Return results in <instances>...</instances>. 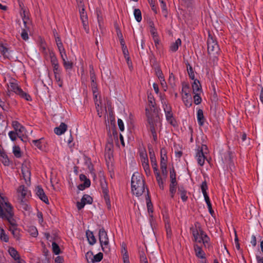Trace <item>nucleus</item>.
<instances>
[{"instance_id": "50", "label": "nucleus", "mask_w": 263, "mask_h": 263, "mask_svg": "<svg viewBox=\"0 0 263 263\" xmlns=\"http://www.w3.org/2000/svg\"><path fill=\"white\" fill-rule=\"evenodd\" d=\"M42 139H40L38 140H32V143L34 144V145L40 149L42 150V145L41 144V140Z\"/></svg>"}, {"instance_id": "37", "label": "nucleus", "mask_w": 263, "mask_h": 263, "mask_svg": "<svg viewBox=\"0 0 263 263\" xmlns=\"http://www.w3.org/2000/svg\"><path fill=\"white\" fill-rule=\"evenodd\" d=\"M13 153L16 158H20L22 156L21 151L18 146L13 147Z\"/></svg>"}, {"instance_id": "46", "label": "nucleus", "mask_w": 263, "mask_h": 263, "mask_svg": "<svg viewBox=\"0 0 263 263\" xmlns=\"http://www.w3.org/2000/svg\"><path fill=\"white\" fill-rule=\"evenodd\" d=\"M187 70L190 78L193 80H195L194 71L193 70L192 67L191 66H190V67L187 68Z\"/></svg>"}, {"instance_id": "11", "label": "nucleus", "mask_w": 263, "mask_h": 263, "mask_svg": "<svg viewBox=\"0 0 263 263\" xmlns=\"http://www.w3.org/2000/svg\"><path fill=\"white\" fill-rule=\"evenodd\" d=\"M194 250L195 252V255L198 258L201 259L205 258V254L202 250L201 247L199 246L197 244H194Z\"/></svg>"}, {"instance_id": "22", "label": "nucleus", "mask_w": 263, "mask_h": 263, "mask_svg": "<svg viewBox=\"0 0 263 263\" xmlns=\"http://www.w3.org/2000/svg\"><path fill=\"white\" fill-rule=\"evenodd\" d=\"M190 230L192 231L194 237L193 241L195 242L201 243L202 240H200V236L198 233L197 230L195 229L194 227H191Z\"/></svg>"}, {"instance_id": "44", "label": "nucleus", "mask_w": 263, "mask_h": 263, "mask_svg": "<svg viewBox=\"0 0 263 263\" xmlns=\"http://www.w3.org/2000/svg\"><path fill=\"white\" fill-rule=\"evenodd\" d=\"M63 65L66 69H71L73 67V63L71 62L64 60Z\"/></svg>"}, {"instance_id": "18", "label": "nucleus", "mask_w": 263, "mask_h": 263, "mask_svg": "<svg viewBox=\"0 0 263 263\" xmlns=\"http://www.w3.org/2000/svg\"><path fill=\"white\" fill-rule=\"evenodd\" d=\"M86 235L88 242L90 245H93L96 242V239L92 232L87 230L86 232Z\"/></svg>"}, {"instance_id": "17", "label": "nucleus", "mask_w": 263, "mask_h": 263, "mask_svg": "<svg viewBox=\"0 0 263 263\" xmlns=\"http://www.w3.org/2000/svg\"><path fill=\"white\" fill-rule=\"evenodd\" d=\"M146 205L147 211L149 213H153V204L151 200V197L149 195V192L148 189L147 188V195L146 196Z\"/></svg>"}, {"instance_id": "56", "label": "nucleus", "mask_w": 263, "mask_h": 263, "mask_svg": "<svg viewBox=\"0 0 263 263\" xmlns=\"http://www.w3.org/2000/svg\"><path fill=\"white\" fill-rule=\"evenodd\" d=\"M80 13L81 20H87V13L85 12V9L84 8L80 11Z\"/></svg>"}, {"instance_id": "1", "label": "nucleus", "mask_w": 263, "mask_h": 263, "mask_svg": "<svg viewBox=\"0 0 263 263\" xmlns=\"http://www.w3.org/2000/svg\"><path fill=\"white\" fill-rule=\"evenodd\" d=\"M13 216L14 212L12 206L10 203L6 202L3 197H1L0 199V218L7 220L11 226H13L15 225Z\"/></svg>"}, {"instance_id": "43", "label": "nucleus", "mask_w": 263, "mask_h": 263, "mask_svg": "<svg viewBox=\"0 0 263 263\" xmlns=\"http://www.w3.org/2000/svg\"><path fill=\"white\" fill-rule=\"evenodd\" d=\"M104 156L107 163L111 162L113 158V153H105Z\"/></svg>"}, {"instance_id": "19", "label": "nucleus", "mask_w": 263, "mask_h": 263, "mask_svg": "<svg viewBox=\"0 0 263 263\" xmlns=\"http://www.w3.org/2000/svg\"><path fill=\"white\" fill-rule=\"evenodd\" d=\"M147 121L149 125V130L151 132L152 134H154L157 133L155 127V123H154V120H153V118L151 117H149V116L147 115Z\"/></svg>"}, {"instance_id": "38", "label": "nucleus", "mask_w": 263, "mask_h": 263, "mask_svg": "<svg viewBox=\"0 0 263 263\" xmlns=\"http://www.w3.org/2000/svg\"><path fill=\"white\" fill-rule=\"evenodd\" d=\"M9 136L10 138L12 141H15L16 139V137L17 136L18 138H20L22 141H23L22 137L20 136H18V134L16 132H13V131H10L9 133Z\"/></svg>"}, {"instance_id": "26", "label": "nucleus", "mask_w": 263, "mask_h": 263, "mask_svg": "<svg viewBox=\"0 0 263 263\" xmlns=\"http://www.w3.org/2000/svg\"><path fill=\"white\" fill-rule=\"evenodd\" d=\"M166 116V120L173 126H175L176 125V121L173 118V113L171 111H167L165 112Z\"/></svg>"}, {"instance_id": "58", "label": "nucleus", "mask_w": 263, "mask_h": 263, "mask_svg": "<svg viewBox=\"0 0 263 263\" xmlns=\"http://www.w3.org/2000/svg\"><path fill=\"white\" fill-rule=\"evenodd\" d=\"M93 255L92 251H90L86 253L85 257L88 263H89V259H90V261L91 262V258L93 257Z\"/></svg>"}, {"instance_id": "29", "label": "nucleus", "mask_w": 263, "mask_h": 263, "mask_svg": "<svg viewBox=\"0 0 263 263\" xmlns=\"http://www.w3.org/2000/svg\"><path fill=\"white\" fill-rule=\"evenodd\" d=\"M167 156L166 154L164 153L163 155L162 149L161 150V159H160V167H167Z\"/></svg>"}, {"instance_id": "3", "label": "nucleus", "mask_w": 263, "mask_h": 263, "mask_svg": "<svg viewBox=\"0 0 263 263\" xmlns=\"http://www.w3.org/2000/svg\"><path fill=\"white\" fill-rule=\"evenodd\" d=\"M207 45L208 54L212 55L214 57H216L219 54L220 48L217 41L210 33L209 34Z\"/></svg>"}, {"instance_id": "62", "label": "nucleus", "mask_w": 263, "mask_h": 263, "mask_svg": "<svg viewBox=\"0 0 263 263\" xmlns=\"http://www.w3.org/2000/svg\"><path fill=\"white\" fill-rule=\"evenodd\" d=\"M86 204L85 202H84V199H83V201L81 200V202H77V208L79 210H81L82 208H84L85 205Z\"/></svg>"}, {"instance_id": "31", "label": "nucleus", "mask_w": 263, "mask_h": 263, "mask_svg": "<svg viewBox=\"0 0 263 263\" xmlns=\"http://www.w3.org/2000/svg\"><path fill=\"white\" fill-rule=\"evenodd\" d=\"M134 15L135 19L138 22H140L142 20L141 12L139 9H135Z\"/></svg>"}, {"instance_id": "42", "label": "nucleus", "mask_w": 263, "mask_h": 263, "mask_svg": "<svg viewBox=\"0 0 263 263\" xmlns=\"http://www.w3.org/2000/svg\"><path fill=\"white\" fill-rule=\"evenodd\" d=\"M200 92H197L194 93L195 95L194 96V103L196 105H198L201 103L202 99L200 96Z\"/></svg>"}, {"instance_id": "34", "label": "nucleus", "mask_w": 263, "mask_h": 263, "mask_svg": "<svg viewBox=\"0 0 263 263\" xmlns=\"http://www.w3.org/2000/svg\"><path fill=\"white\" fill-rule=\"evenodd\" d=\"M90 185V180H86L85 182H84L82 184H80L78 186V189L79 190L83 191L84 190L86 187H88Z\"/></svg>"}, {"instance_id": "61", "label": "nucleus", "mask_w": 263, "mask_h": 263, "mask_svg": "<svg viewBox=\"0 0 263 263\" xmlns=\"http://www.w3.org/2000/svg\"><path fill=\"white\" fill-rule=\"evenodd\" d=\"M148 3L151 5L152 7V9L153 11L155 13H157V8L156 6L155 5L154 2L153 0H148Z\"/></svg>"}, {"instance_id": "64", "label": "nucleus", "mask_w": 263, "mask_h": 263, "mask_svg": "<svg viewBox=\"0 0 263 263\" xmlns=\"http://www.w3.org/2000/svg\"><path fill=\"white\" fill-rule=\"evenodd\" d=\"M12 125L16 131L17 130L19 127L23 128V126H22L17 121H13Z\"/></svg>"}, {"instance_id": "6", "label": "nucleus", "mask_w": 263, "mask_h": 263, "mask_svg": "<svg viewBox=\"0 0 263 263\" xmlns=\"http://www.w3.org/2000/svg\"><path fill=\"white\" fill-rule=\"evenodd\" d=\"M194 229L197 230L198 233L200 236V240L204 239V242H206L207 240L209 239V237L202 230L200 223L199 222L197 221L195 222V223H194Z\"/></svg>"}, {"instance_id": "23", "label": "nucleus", "mask_w": 263, "mask_h": 263, "mask_svg": "<svg viewBox=\"0 0 263 263\" xmlns=\"http://www.w3.org/2000/svg\"><path fill=\"white\" fill-rule=\"evenodd\" d=\"M10 255L15 260H20V255L18 252L13 247H10L8 250Z\"/></svg>"}, {"instance_id": "7", "label": "nucleus", "mask_w": 263, "mask_h": 263, "mask_svg": "<svg viewBox=\"0 0 263 263\" xmlns=\"http://www.w3.org/2000/svg\"><path fill=\"white\" fill-rule=\"evenodd\" d=\"M36 194L39 198L46 204H49V201L47 196L45 194V192L42 187L38 185L35 189Z\"/></svg>"}, {"instance_id": "55", "label": "nucleus", "mask_w": 263, "mask_h": 263, "mask_svg": "<svg viewBox=\"0 0 263 263\" xmlns=\"http://www.w3.org/2000/svg\"><path fill=\"white\" fill-rule=\"evenodd\" d=\"M162 103L163 104V107L165 112L172 111V107L170 105L166 104L165 102H162Z\"/></svg>"}, {"instance_id": "16", "label": "nucleus", "mask_w": 263, "mask_h": 263, "mask_svg": "<svg viewBox=\"0 0 263 263\" xmlns=\"http://www.w3.org/2000/svg\"><path fill=\"white\" fill-rule=\"evenodd\" d=\"M197 121H198L199 125L200 126H203L205 119L204 118L203 113V110L202 109H199L197 110Z\"/></svg>"}, {"instance_id": "28", "label": "nucleus", "mask_w": 263, "mask_h": 263, "mask_svg": "<svg viewBox=\"0 0 263 263\" xmlns=\"http://www.w3.org/2000/svg\"><path fill=\"white\" fill-rule=\"evenodd\" d=\"M181 44V41L180 39H178L175 42L173 43L170 46V50L173 52L176 51L179 45Z\"/></svg>"}, {"instance_id": "21", "label": "nucleus", "mask_w": 263, "mask_h": 263, "mask_svg": "<svg viewBox=\"0 0 263 263\" xmlns=\"http://www.w3.org/2000/svg\"><path fill=\"white\" fill-rule=\"evenodd\" d=\"M170 181L171 183L170 185H177V182L176 181V172L174 169V168L173 167L170 170Z\"/></svg>"}, {"instance_id": "12", "label": "nucleus", "mask_w": 263, "mask_h": 263, "mask_svg": "<svg viewBox=\"0 0 263 263\" xmlns=\"http://www.w3.org/2000/svg\"><path fill=\"white\" fill-rule=\"evenodd\" d=\"M67 129V125L63 122H62L60 126L56 127L54 129V133L57 135H61L64 134Z\"/></svg>"}, {"instance_id": "30", "label": "nucleus", "mask_w": 263, "mask_h": 263, "mask_svg": "<svg viewBox=\"0 0 263 263\" xmlns=\"http://www.w3.org/2000/svg\"><path fill=\"white\" fill-rule=\"evenodd\" d=\"M16 226L15 223L14 226H11L12 228H10V231L11 232L13 237L16 238V239L18 240L20 239V231L17 228H15Z\"/></svg>"}, {"instance_id": "24", "label": "nucleus", "mask_w": 263, "mask_h": 263, "mask_svg": "<svg viewBox=\"0 0 263 263\" xmlns=\"http://www.w3.org/2000/svg\"><path fill=\"white\" fill-rule=\"evenodd\" d=\"M101 186L104 197L109 196L107 184L104 179L101 180Z\"/></svg>"}, {"instance_id": "54", "label": "nucleus", "mask_w": 263, "mask_h": 263, "mask_svg": "<svg viewBox=\"0 0 263 263\" xmlns=\"http://www.w3.org/2000/svg\"><path fill=\"white\" fill-rule=\"evenodd\" d=\"M30 234L33 237H36L38 235V232L36 228L31 227L30 228Z\"/></svg>"}, {"instance_id": "60", "label": "nucleus", "mask_w": 263, "mask_h": 263, "mask_svg": "<svg viewBox=\"0 0 263 263\" xmlns=\"http://www.w3.org/2000/svg\"><path fill=\"white\" fill-rule=\"evenodd\" d=\"M57 47H58V49L59 50V52H61V51L63 52L65 56L66 57V54L64 48L63 47V43H59V44H57Z\"/></svg>"}, {"instance_id": "9", "label": "nucleus", "mask_w": 263, "mask_h": 263, "mask_svg": "<svg viewBox=\"0 0 263 263\" xmlns=\"http://www.w3.org/2000/svg\"><path fill=\"white\" fill-rule=\"evenodd\" d=\"M49 55L50 58V61L53 67V72L61 71V70L59 68V64L58 63V61L57 57L55 55V54L52 51H51L49 53Z\"/></svg>"}, {"instance_id": "32", "label": "nucleus", "mask_w": 263, "mask_h": 263, "mask_svg": "<svg viewBox=\"0 0 263 263\" xmlns=\"http://www.w3.org/2000/svg\"><path fill=\"white\" fill-rule=\"evenodd\" d=\"M103 253L101 252L98 253L97 254L94 255L91 258V262L94 263L95 262H99L103 258Z\"/></svg>"}, {"instance_id": "14", "label": "nucleus", "mask_w": 263, "mask_h": 263, "mask_svg": "<svg viewBox=\"0 0 263 263\" xmlns=\"http://www.w3.org/2000/svg\"><path fill=\"white\" fill-rule=\"evenodd\" d=\"M193 92L194 93L197 92H201L202 91L201 86L200 82L197 79L194 80V82L192 84Z\"/></svg>"}, {"instance_id": "59", "label": "nucleus", "mask_w": 263, "mask_h": 263, "mask_svg": "<svg viewBox=\"0 0 263 263\" xmlns=\"http://www.w3.org/2000/svg\"><path fill=\"white\" fill-rule=\"evenodd\" d=\"M104 200L105 201L106 204L107 205V209L108 210H110L111 206V203H110L109 196L104 197Z\"/></svg>"}, {"instance_id": "57", "label": "nucleus", "mask_w": 263, "mask_h": 263, "mask_svg": "<svg viewBox=\"0 0 263 263\" xmlns=\"http://www.w3.org/2000/svg\"><path fill=\"white\" fill-rule=\"evenodd\" d=\"M21 37L25 41H26L28 39V32L25 29L22 30V32L21 33Z\"/></svg>"}, {"instance_id": "27", "label": "nucleus", "mask_w": 263, "mask_h": 263, "mask_svg": "<svg viewBox=\"0 0 263 263\" xmlns=\"http://www.w3.org/2000/svg\"><path fill=\"white\" fill-rule=\"evenodd\" d=\"M0 159L2 163L5 165L8 166L9 165V160L8 156L5 152H0Z\"/></svg>"}, {"instance_id": "10", "label": "nucleus", "mask_w": 263, "mask_h": 263, "mask_svg": "<svg viewBox=\"0 0 263 263\" xmlns=\"http://www.w3.org/2000/svg\"><path fill=\"white\" fill-rule=\"evenodd\" d=\"M155 69V74L160 81H164V78L160 67L157 62H155L153 65Z\"/></svg>"}, {"instance_id": "47", "label": "nucleus", "mask_w": 263, "mask_h": 263, "mask_svg": "<svg viewBox=\"0 0 263 263\" xmlns=\"http://www.w3.org/2000/svg\"><path fill=\"white\" fill-rule=\"evenodd\" d=\"M0 50L4 57L8 58V55L6 54L8 51V48L4 47L2 44L0 45Z\"/></svg>"}, {"instance_id": "20", "label": "nucleus", "mask_w": 263, "mask_h": 263, "mask_svg": "<svg viewBox=\"0 0 263 263\" xmlns=\"http://www.w3.org/2000/svg\"><path fill=\"white\" fill-rule=\"evenodd\" d=\"M178 193L180 194L181 198L183 201H186L187 200V196L186 195V191L185 190L183 185L178 186Z\"/></svg>"}, {"instance_id": "53", "label": "nucleus", "mask_w": 263, "mask_h": 263, "mask_svg": "<svg viewBox=\"0 0 263 263\" xmlns=\"http://www.w3.org/2000/svg\"><path fill=\"white\" fill-rule=\"evenodd\" d=\"M99 24V29H97V32L99 33V38L101 39V34H103V24H101L100 23Z\"/></svg>"}, {"instance_id": "40", "label": "nucleus", "mask_w": 263, "mask_h": 263, "mask_svg": "<svg viewBox=\"0 0 263 263\" xmlns=\"http://www.w3.org/2000/svg\"><path fill=\"white\" fill-rule=\"evenodd\" d=\"M0 239L2 240H3V241H4L5 242H6L9 241V237L5 233V231L3 229H2L1 230Z\"/></svg>"}, {"instance_id": "51", "label": "nucleus", "mask_w": 263, "mask_h": 263, "mask_svg": "<svg viewBox=\"0 0 263 263\" xmlns=\"http://www.w3.org/2000/svg\"><path fill=\"white\" fill-rule=\"evenodd\" d=\"M154 172L156 175V180L158 182V184H159L161 182H163V179H162L161 176H160L159 171H157V172L155 171Z\"/></svg>"}, {"instance_id": "8", "label": "nucleus", "mask_w": 263, "mask_h": 263, "mask_svg": "<svg viewBox=\"0 0 263 263\" xmlns=\"http://www.w3.org/2000/svg\"><path fill=\"white\" fill-rule=\"evenodd\" d=\"M99 241L101 245H108V238L107 232L103 228L100 229L99 232Z\"/></svg>"}, {"instance_id": "13", "label": "nucleus", "mask_w": 263, "mask_h": 263, "mask_svg": "<svg viewBox=\"0 0 263 263\" xmlns=\"http://www.w3.org/2000/svg\"><path fill=\"white\" fill-rule=\"evenodd\" d=\"M196 157H197L198 163L200 166L203 165V164L204 163L205 157L204 156V154L202 149L198 150V151L196 154Z\"/></svg>"}, {"instance_id": "63", "label": "nucleus", "mask_w": 263, "mask_h": 263, "mask_svg": "<svg viewBox=\"0 0 263 263\" xmlns=\"http://www.w3.org/2000/svg\"><path fill=\"white\" fill-rule=\"evenodd\" d=\"M118 124L120 130L123 132L124 129V124L122 120L120 119L118 120Z\"/></svg>"}, {"instance_id": "2", "label": "nucleus", "mask_w": 263, "mask_h": 263, "mask_svg": "<svg viewBox=\"0 0 263 263\" xmlns=\"http://www.w3.org/2000/svg\"><path fill=\"white\" fill-rule=\"evenodd\" d=\"M132 191L137 197L142 195L145 190V182L140 175H133L131 180Z\"/></svg>"}, {"instance_id": "5", "label": "nucleus", "mask_w": 263, "mask_h": 263, "mask_svg": "<svg viewBox=\"0 0 263 263\" xmlns=\"http://www.w3.org/2000/svg\"><path fill=\"white\" fill-rule=\"evenodd\" d=\"M148 152L152 166L154 172L159 171L154 149L152 146H148Z\"/></svg>"}, {"instance_id": "41", "label": "nucleus", "mask_w": 263, "mask_h": 263, "mask_svg": "<svg viewBox=\"0 0 263 263\" xmlns=\"http://www.w3.org/2000/svg\"><path fill=\"white\" fill-rule=\"evenodd\" d=\"M168 83L172 88H174L176 86L175 76L172 73L170 74Z\"/></svg>"}, {"instance_id": "4", "label": "nucleus", "mask_w": 263, "mask_h": 263, "mask_svg": "<svg viewBox=\"0 0 263 263\" xmlns=\"http://www.w3.org/2000/svg\"><path fill=\"white\" fill-rule=\"evenodd\" d=\"M11 90L16 94L19 95L27 101H31V98L30 95L25 92L17 84L11 83L10 85Z\"/></svg>"}, {"instance_id": "15", "label": "nucleus", "mask_w": 263, "mask_h": 263, "mask_svg": "<svg viewBox=\"0 0 263 263\" xmlns=\"http://www.w3.org/2000/svg\"><path fill=\"white\" fill-rule=\"evenodd\" d=\"M182 101L187 107H190L192 105V98L191 95L184 94L182 96Z\"/></svg>"}, {"instance_id": "36", "label": "nucleus", "mask_w": 263, "mask_h": 263, "mask_svg": "<svg viewBox=\"0 0 263 263\" xmlns=\"http://www.w3.org/2000/svg\"><path fill=\"white\" fill-rule=\"evenodd\" d=\"M83 199H84V202H85L86 204H91L93 201L92 198L87 194H85L83 195L81 198V200L83 201Z\"/></svg>"}, {"instance_id": "48", "label": "nucleus", "mask_w": 263, "mask_h": 263, "mask_svg": "<svg viewBox=\"0 0 263 263\" xmlns=\"http://www.w3.org/2000/svg\"><path fill=\"white\" fill-rule=\"evenodd\" d=\"M113 144H106L105 148V153H113Z\"/></svg>"}, {"instance_id": "33", "label": "nucleus", "mask_w": 263, "mask_h": 263, "mask_svg": "<svg viewBox=\"0 0 263 263\" xmlns=\"http://www.w3.org/2000/svg\"><path fill=\"white\" fill-rule=\"evenodd\" d=\"M121 252L123 254V259H129L128 252L127 250L126 244L123 243L122 245V250Z\"/></svg>"}, {"instance_id": "25", "label": "nucleus", "mask_w": 263, "mask_h": 263, "mask_svg": "<svg viewBox=\"0 0 263 263\" xmlns=\"http://www.w3.org/2000/svg\"><path fill=\"white\" fill-rule=\"evenodd\" d=\"M27 189L24 185H20L17 189V193L18 194H21L22 199H21V201L23 202V199L25 198L27 194Z\"/></svg>"}, {"instance_id": "39", "label": "nucleus", "mask_w": 263, "mask_h": 263, "mask_svg": "<svg viewBox=\"0 0 263 263\" xmlns=\"http://www.w3.org/2000/svg\"><path fill=\"white\" fill-rule=\"evenodd\" d=\"M54 78L57 82H58V85L60 87L62 86V82L61 80L60 73L61 71H54Z\"/></svg>"}, {"instance_id": "49", "label": "nucleus", "mask_w": 263, "mask_h": 263, "mask_svg": "<svg viewBox=\"0 0 263 263\" xmlns=\"http://www.w3.org/2000/svg\"><path fill=\"white\" fill-rule=\"evenodd\" d=\"M20 13H21V16L22 17L24 25H25V27L26 28L27 27L26 25H27V23L29 20V18L26 16L25 10H23V11H21Z\"/></svg>"}, {"instance_id": "52", "label": "nucleus", "mask_w": 263, "mask_h": 263, "mask_svg": "<svg viewBox=\"0 0 263 263\" xmlns=\"http://www.w3.org/2000/svg\"><path fill=\"white\" fill-rule=\"evenodd\" d=\"M201 189L203 194H208L206 193V190L208 189L207 183L205 181H203L201 185Z\"/></svg>"}, {"instance_id": "35", "label": "nucleus", "mask_w": 263, "mask_h": 263, "mask_svg": "<svg viewBox=\"0 0 263 263\" xmlns=\"http://www.w3.org/2000/svg\"><path fill=\"white\" fill-rule=\"evenodd\" d=\"M52 251L53 252L56 254L58 255L61 253V250L59 246V245L55 242H52Z\"/></svg>"}, {"instance_id": "45", "label": "nucleus", "mask_w": 263, "mask_h": 263, "mask_svg": "<svg viewBox=\"0 0 263 263\" xmlns=\"http://www.w3.org/2000/svg\"><path fill=\"white\" fill-rule=\"evenodd\" d=\"M177 185H170V192L172 198L174 197V195L176 191V186Z\"/></svg>"}]
</instances>
